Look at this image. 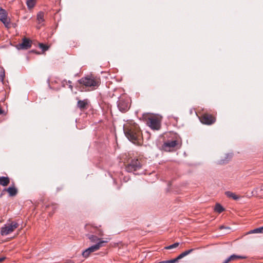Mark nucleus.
<instances>
[{
	"label": "nucleus",
	"mask_w": 263,
	"mask_h": 263,
	"mask_svg": "<svg viewBox=\"0 0 263 263\" xmlns=\"http://www.w3.org/2000/svg\"><path fill=\"white\" fill-rule=\"evenodd\" d=\"M123 130L126 137L129 141L135 144H140L142 139V134L137 124L124 126Z\"/></svg>",
	"instance_id": "1"
},
{
	"label": "nucleus",
	"mask_w": 263,
	"mask_h": 263,
	"mask_svg": "<svg viewBox=\"0 0 263 263\" xmlns=\"http://www.w3.org/2000/svg\"><path fill=\"white\" fill-rule=\"evenodd\" d=\"M142 167V164L138 159H132L126 165L125 170L127 172L133 173L135 175H139L141 173H136L139 171Z\"/></svg>",
	"instance_id": "2"
},
{
	"label": "nucleus",
	"mask_w": 263,
	"mask_h": 263,
	"mask_svg": "<svg viewBox=\"0 0 263 263\" xmlns=\"http://www.w3.org/2000/svg\"><path fill=\"white\" fill-rule=\"evenodd\" d=\"M108 242V239L104 240H100L95 245L89 247L82 252V256L87 258L89 256V254L92 252L98 251L101 247L104 246V244Z\"/></svg>",
	"instance_id": "3"
},
{
	"label": "nucleus",
	"mask_w": 263,
	"mask_h": 263,
	"mask_svg": "<svg viewBox=\"0 0 263 263\" xmlns=\"http://www.w3.org/2000/svg\"><path fill=\"white\" fill-rule=\"evenodd\" d=\"M80 84L86 87H96L99 86V81L94 78H82L79 80Z\"/></svg>",
	"instance_id": "4"
},
{
	"label": "nucleus",
	"mask_w": 263,
	"mask_h": 263,
	"mask_svg": "<svg viewBox=\"0 0 263 263\" xmlns=\"http://www.w3.org/2000/svg\"><path fill=\"white\" fill-rule=\"evenodd\" d=\"M117 106L120 111L126 112L129 108V99L124 96L120 97L117 102Z\"/></svg>",
	"instance_id": "5"
},
{
	"label": "nucleus",
	"mask_w": 263,
	"mask_h": 263,
	"mask_svg": "<svg viewBox=\"0 0 263 263\" xmlns=\"http://www.w3.org/2000/svg\"><path fill=\"white\" fill-rule=\"evenodd\" d=\"M18 227V224L14 221L6 224L5 227H2L1 230V234L3 236L7 235L14 231Z\"/></svg>",
	"instance_id": "6"
},
{
	"label": "nucleus",
	"mask_w": 263,
	"mask_h": 263,
	"mask_svg": "<svg viewBox=\"0 0 263 263\" xmlns=\"http://www.w3.org/2000/svg\"><path fill=\"white\" fill-rule=\"evenodd\" d=\"M85 229L90 234H93L98 236H102L103 235V231L100 228L90 225H86L85 226Z\"/></svg>",
	"instance_id": "7"
},
{
	"label": "nucleus",
	"mask_w": 263,
	"mask_h": 263,
	"mask_svg": "<svg viewBox=\"0 0 263 263\" xmlns=\"http://www.w3.org/2000/svg\"><path fill=\"white\" fill-rule=\"evenodd\" d=\"M200 121L203 124L211 125L215 122V119L211 115L204 114L201 117Z\"/></svg>",
	"instance_id": "8"
},
{
	"label": "nucleus",
	"mask_w": 263,
	"mask_h": 263,
	"mask_svg": "<svg viewBox=\"0 0 263 263\" xmlns=\"http://www.w3.org/2000/svg\"><path fill=\"white\" fill-rule=\"evenodd\" d=\"M177 144L176 140H168L164 142L162 145V149L166 152L172 151Z\"/></svg>",
	"instance_id": "9"
},
{
	"label": "nucleus",
	"mask_w": 263,
	"mask_h": 263,
	"mask_svg": "<svg viewBox=\"0 0 263 263\" xmlns=\"http://www.w3.org/2000/svg\"><path fill=\"white\" fill-rule=\"evenodd\" d=\"M0 20L6 27H9L10 20L7 17L6 11L1 8L0 9Z\"/></svg>",
	"instance_id": "10"
},
{
	"label": "nucleus",
	"mask_w": 263,
	"mask_h": 263,
	"mask_svg": "<svg viewBox=\"0 0 263 263\" xmlns=\"http://www.w3.org/2000/svg\"><path fill=\"white\" fill-rule=\"evenodd\" d=\"M149 126L153 129L158 130L160 127V123L157 118H152L149 119Z\"/></svg>",
	"instance_id": "11"
},
{
	"label": "nucleus",
	"mask_w": 263,
	"mask_h": 263,
	"mask_svg": "<svg viewBox=\"0 0 263 263\" xmlns=\"http://www.w3.org/2000/svg\"><path fill=\"white\" fill-rule=\"evenodd\" d=\"M57 208L58 205L57 204L52 203L51 204L46 205L45 210L49 213L50 216H51L54 213Z\"/></svg>",
	"instance_id": "12"
},
{
	"label": "nucleus",
	"mask_w": 263,
	"mask_h": 263,
	"mask_svg": "<svg viewBox=\"0 0 263 263\" xmlns=\"http://www.w3.org/2000/svg\"><path fill=\"white\" fill-rule=\"evenodd\" d=\"M88 104V101L87 99H84L83 100H79L77 103V106L81 110L87 109Z\"/></svg>",
	"instance_id": "13"
},
{
	"label": "nucleus",
	"mask_w": 263,
	"mask_h": 263,
	"mask_svg": "<svg viewBox=\"0 0 263 263\" xmlns=\"http://www.w3.org/2000/svg\"><path fill=\"white\" fill-rule=\"evenodd\" d=\"M22 49H28L31 46V42L29 39L24 38L23 39L22 43L20 44Z\"/></svg>",
	"instance_id": "14"
},
{
	"label": "nucleus",
	"mask_w": 263,
	"mask_h": 263,
	"mask_svg": "<svg viewBox=\"0 0 263 263\" xmlns=\"http://www.w3.org/2000/svg\"><path fill=\"white\" fill-rule=\"evenodd\" d=\"M87 238L90 240L92 242H96V243L100 240H102L101 238H99L98 236L94 235L93 234L88 233L86 234Z\"/></svg>",
	"instance_id": "15"
},
{
	"label": "nucleus",
	"mask_w": 263,
	"mask_h": 263,
	"mask_svg": "<svg viewBox=\"0 0 263 263\" xmlns=\"http://www.w3.org/2000/svg\"><path fill=\"white\" fill-rule=\"evenodd\" d=\"M194 250V249H191L188 250H186L182 253H181L180 255H179L176 258L173 259L175 262L176 263L177 262L179 259H182L184 257L186 256V255L190 254L191 252H192Z\"/></svg>",
	"instance_id": "16"
},
{
	"label": "nucleus",
	"mask_w": 263,
	"mask_h": 263,
	"mask_svg": "<svg viewBox=\"0 0 263 263\" xmlns=\"http://www.w3.org/2000/svg\"><path fill=\"white\" fill-rule=\"evenodd\" d=\"M194 250V249H191L188 250H186L182 253H181L180 255H179L176 258L173 259L175 262L176 263L177 262L179 259H182L184 257L186 256V255L190 254L191 252H192Z\"/></svg>",
	"instance_id": "17"
},
{
	"label": "nucleus",
	"mask_w": 263,
	"mask_h": 263,
	"mask_svg": "<svg viewBox=\"0 0 263 263\" xmlns=\"http://www.w3.org/2000/svg\"><path fill=\"white\" fill-rule=\"evenodd\" d=\"M244 258L245 257L242 256L233 254L229 256V257H228L227 259H226L222 263H228L232 260H235L238 259H242Z\"/></svg>",
	"instance_id": "18"
},
{
	"label": "nucleus",
	"mask_w": 263,
	"mask_h": 263,
	"mask_svg": "<svg viewBox=\"0 0 263 263\" xmlns=\"http://www.w3.org/2000/svg\"><path fill=\"white\" fill-rule=\"evenodd\" d=\"M5 190L9 193L10 196H14L17 193V189L14 186H10Z\"/></svg>",
	"instance_id": "19"
},
{
	"label": "nucleus",
	"mask_w": 263,
	"mask_h": 263,
	"mask_svg": "<svg viewBox=\"0 0 263 263\" xmlns=\"http://www.w3.org/2000/svg\"><path fill=\"white\" fill-rule=\"evenodd\" d=\"M232 157V155L231 154H226L224 159H222L218 161V163L219 164H226L228 163Z\"/></svg>",
	"instance_id": "20"
},
{
	"label": "nucleus",
	"mask_w": 263,
	"mask_h": 263,
	"mask_svg": "<svg viewBox=\"0 0 263 263\" xmlns=\"http://www.w3.org/2000/svg\"><path fill=\"white\" fill-rule=\"evenodd\" d=\"M225 194L228 197L231 198L235 200H237L240 198L239 196L230 191L226 192Z\"/></svg>",
	"instance_id": "21"
},
{
	"label": "nucleus",
	"mask_w": 263,
	"mask_h": 263,
	"mask_svg": "<svg viewBox=\"0 0 263 263\" xmlns=\"http://www.w3.org/2000/svg\"><path fill=\"white\" fill-rule=\"evenodd\" d=\"M10 182L9 178L7 177L0 176V184L3 186H7Z\"/></svg>",
	"instance_id": "22"
},
{
	"label": "nucleus",
	"mask_w": 263,
	"mask_h": 263,
	"mask_svg": "<svg viewBox=\"0 0 263 263\" xmlns=\"http://www.w3.org/2000/svg\"><path fill=\"white\" fill-rule=\"evenodd\" d=\"M5 78V71L3 67L1 68L0 70V81L4 84V79Z\"/></svg>",
	"instance_id": "23"
},
{
	"label": "nucleus",
	"mask_w": 263,
	"mask_h": 263,
	"mask_svg": "<svg viewBox=\"0 0 263 263\" xmlns=\"http://www.w3.org/2000/svg\"><path fill=\"white\" fill-rule=\"evenodd\" d=\"M248 233H263V227H261L251 230Z\"/></svg>",
	"instance_id": "24"
},
{
	"label": "nucleus",
	"mask_w": 263,
	"mask_h": 263,
	"mask_svg": "<svg viewBox=\"0 0 263 263\" xmlns=\"http://www.w3.org/2000/svg\"><path fill=\"white\" fill-rule=\"evenodd\" d=\"M26 4L29 9H31L35 6V0H27Z\"/></svg>",
	"instance_id": "25"
},
{
	"label": "nucleus",
	"mask_w": 263,
	"mask_h": 263,
	"mask_svg": "<svg viewBox=\"0 0 263 263\" xmlns=\"http://www.w3.org/2000/svg\"><path fill=\"white\" fill-rule=\"evenodd\" d=\"M224 208L219 203H217L215 207V210L219 213L224 211Z\"/></svg>",
	"instance_id": "26"
},
{
	"label": "nucleus",
	"mask_w": 263,
	"mask_h": 263,
	"mask_svg": "<svg viewBox=\"0 0 263 263\" xmlns=\"http://www.w3.org/2000/svg\"><path fill=\"white\" fill-rule=\"evenodd\" d=\"M37 20L40 23L44 21V13L43 12H40L37 14Z\"/></svg>",
	"instance_id": "27"
},
{
	"label": "nucleus",
	"mask_w": 263,
	"mask_h": 263,
	"mask_svg": "<svg viewBox=\"0 0 263 263\" xmlns=\"http://www.w3.org/2000/svg\"><path fill=\"white\" fill-rule=\"evenodd\" d=\"M179 242H176V243H174L173 245H171L168 246L167 247H165V249H167V250L177 248L179 246Z\"/></svg>",
	"instance_id": "28"
},
{
	"label": "nucleus",
	"mask_w": 263,
	"mask_h": 263,
	"mask_svg": "<svg viewBox=\"0 0 263 263\" xmlns=\"http://www.w3.org/2000/svg\"><path fill=\"white\" fill-rule=\"evenodd\" d=\"M39 47L43 51H47L49 48V46L43 43L39 44Z\"/></svg>",
	"instance_id": "29"
},
{
	"label": "nucleus",
	"mask_w": 263,
	"mask_h": 263,
	"mask_svg": "<svg viewBox=\"0 0 263 263\" xmlns=\"http://www.w3.org/2000/svg\"><path fill=\"white\" fill-rule=\"evenodd\" d=\"M5 258H6L5 257H0V262H1L3 261H4L5 259Z\"/></svg>",
	"instance_id": "30"
},
{
	"label": "nucleus",
	"mask_w": 263,
	"mask_h": 263,
	"mask_svg": "<svg viewBox=\"0 0 263 263\" xmlns=\"http://www.w3.org/2000/svg\"><path fill=\"white\" fill-rule=\"evenodd\" d=\"M68 84H69V88H70L71 89H72V86L70 84L71 83V82L70 81H68Z\"/></svg>",
	"instance_id": "31"
},
{
	"label": "nucleus",
	"mask_w": 263,
	"mask_h": 263,
	"mask_svg": "<svg viewBox=\"0 0 263 263\" xmlns=\"http://www.w3.org/2000/svg\"><path fill=\"white\" fill-rule=\"evenodd\" d=\"M65 263H74V262L73 261H72L70 260V261H67V262H65Z\"/></svg>",
	"instance_id": "32"
},
{
	"label": "nucleus",
	"mask_w": 263,
	"mask_h": 263,
	"mask_svg": "<svg viewBox=\"0 0 263 263\" xmlns=\"http://www.w3.org/2000/svg\"><path fill=\"white\" fill-rule=\"evenodd\" d=\"M3 113V110L0 108V115L2 114Z\"/></svg>",
	"instance_id": "33"
},
{
	"label": "nucleus",
	"mask_w": 263,
	"mask_h": 263,
	"mask_svg": "<svg viewBox=\"0 0 263 263\" xmlns=\"http://www.w3.org/2000/svg\"><path fill=\"white\" fill-rule=\"evenodd\" d=\"M223 228H225V227H224V226H221V227H220V229H223Z\"/></svg>",
	"instance_id": "34"
}]
</instances>
